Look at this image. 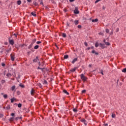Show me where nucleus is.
I'll list each match as a JSON object with an SVG mask.
<instances>
[{
  "label": "nucleus",
  "instance_id": "31",
  "mask_svg": "<svg viewBox=\"0 0 126 126\" xmlns=\"http://www.w3.org/2000/svg\"><path fill=\"white\" fill-rule=\"evenodd\" d=\"M99 46L100 48H103V47H104V46L103 45V44L102 43L99 44Z\"/></svg>",
  "mask_w": 126,
  "mask_h": 126
},
{
  "label": "nucleus",
  "instance_id": "13",
  "mask_svg": "<svg viewBox=\"0 0 126 126\" xmlns=\"http://www.w3.org/2000/svg\"><path fill=\"white\" fill-rule=\"evenodd\" d=\"M15 100H16V99L14 97L11 98V99H10L11 103H13V102H14V101H15Z\"/></svg>",
  "mask_w": 126,
  "mask_h": 126
},
{
  "label": "nucleus",
  "instance_id": "6",
  "mask_svg": "<svg viewBox=\"0 0 126 126\" xmlns=\"http://www.w3.org/2000/svg\"><path fill=\"white\" fill-rule=\"evenodd\" d=\"M6 76L8 78H10V77H11V76H12V75L11 74V73H7L6 74Z\"/></svg>",
  "mask_w": 126,
  "mask_h": 126
},
{
  "label": "nucleus",
  "instance_id": "52",
  "mask_svg": "<svg viewBox=\"0 0 126 126\" xmlns=\"http://www.w3.org/2000/svg\"><path fill=\"white\" fill-rule=\"evenodd\" d=\"M10 51H11V50H8L6 51L7 53H9V52H10Z\"/></svg>",
  "mask_w": 126,
  "mask_h": 126
},
{
  "label": "nucleus",
  "instance_id": "4",
  "mask_svg": "<svg viewBox=\"0 0 126 126\" xmlns=\"http://www.w3.org/2000/svg\"><path fill=\"white\" fill-rule=\"evenodd\" d=\"M9 42L11 45H13L14 44V41L13 40L10 39V38H9Z\"/></svg>",
  "mask_w": 126,
  "mask_h": 126
},
{
  "label": "nucleus",
  "instance_id": "30",
  "mask_svg": "<svg viewBox=\"0 0 126 126\" xmlns=\"http://www.w3.org/2000/svg\"><path fill=\"white\" fill-rule=\"evenodd\" d=\"M99 46V44H98V42L95 43V46L96 48L98 47Z\"/></svg>",
  "mask_w": 126,
  "mask_h": 126
},
{
  "label": "nucleus",
  "instance_id": "16",
  "mask_svg": "<svg viewBox=\"0 0 126 126\" xmlns=\"http://www.w3.org/2000/svg\"><path fill=\"white\" fill-rule=\"evenodd\" d=\"M32 44H34V43H36V38L33 39L32 40Z\"/></svg>",
  "mask_w": 126,
  "mask_h": 126
},
{
  "label": "nucleus",
  "instance_id": "50",
  "mask_svg": "<svg viewBox=\"0 0 126 126\" xmlns=\"http://www.w3.org/2000/svg\"><path fill=\"white\" fill-rule=\"evenodd\" d=\"M13 35H14V36H15L16 37H17V34H16V33H14V34H13Z\"/></svg>",
  "mask_w": 126,
  "mask_h": 126
},
{
  "label": "nucleus",
  "instance_id": "33",
  "mask_svg": "<svg viewBox=\"0 0 126 126\" xmlns=\"http://www.w3.org/2000/svg\"><path fill=\"white\" fill-rule=\"evenodd\" d=\"M3 97H4L5 99H6V98H7V94H4V95H3Z\"/></svg>",
  "mask_w": 126,
  "mask_h": 126
},
{
  "label": "nucleus",
  "instance_id": "5",
  "mask_svg": "<svg viewBox=\"0 0 126 126\" xmlns=\"http://www.w3.org/2000/svg\"><path fill=\"white\" fill-rule=\"evenodd\" d=\"M31 14H32V15L34 17H36V16H37V15L36 14V12H32L31 13Z\"/></svg>",
  "mask_w": 126,
  "mask_h": 126
},
{
  "label": "nucleus",
  "instance_id": "54",
  "mask_svg": "<svg viewBox=\"0 0 126 126\" xmlns=\"http://www.w3.org/2000/svg\"><path fill=\"white\" fill-rule=\"evenodd\" d=\"M101 73L102 74V75H104V73H103V70H101Z\"/></svg>",
  "mask_w": 126,
  "mask_h": 126
},
{
  "label": "nucleus",
  "instance_id": "46",
  "mask_svg": "<svg viewBox=\"0 0 126 126\" xmlns=\"http://www.w3.org/2000/svg\"><path fill=\"white\" fill-rule=\"evenodd\" d=\"M78 28H79V29H80V28H81V25H78Z\"/></svg>",
  "mask_w": 126,
  "mask_h": 126
},
{
  "label": "nucleus",
  "instance_id": "25",
  "mask_svg": "<svg viewBox=\"0 0 126 126\" xmlns=\"http://www.w3.org/2000/svg\"><path fill=\"white\" fill-rule=\"evenodd\" d=\"M1 84H4V83H5V80H1Z\"/></svg>",
  "mask_w": 126,
  "mask_h": 126
},
{
  "label": "nucleus",
  "instance_id": "18",
  "mask_svg": "<svg viewBox=\"0 0 126 126\" xmlns=\"http://www.w3.org/2000/svg\"><path fill=\"white\" fill-rule=\"evenodd\" d=\"M17 4L18 5H20L21 4V0H19L17 1Z\"/></svg>",
  "mask_w": 126,
  "mask_h": 126
},
{
  "label": "nucleus",
  "instance_id": "10",
  "mask_svg": "<svg viewBox=\"0 0 126 126\" xmlns=\"http://www.w3.org/2000/svg\"><path fill=\"white\" fill-rule=\"evenodd\" d=\"M63 92L65 94H66V95H69V93H68V92H67V91H66V90H63Z\"/></svg>",
  "mask_w": 126,
  "mask_h": 126
},
{
  "label": "nucleus",
  "instance_id": "15",
  "mask_svg": "<svg viewBox=\"0 0 126 126\" xmlns=\"http://www.w3.org/2000/svg\"><path fill=\"white\" fill-rule=\"evenodd\" d=\"M34 50H37L38 49H39V45H36L34 47Z\"/></svg>",
  "mask_w": 126,
  "mask_h": 126
},
{
  "label": "nucleus",
  "instance_id": "55",
  "mask_svg": "<svg viewBox=\"0 0 126 126\" xmlns=\"http://www.w3.org/2000/svg\"><path fill=\"white\" fill-rule=\"evenodd\" d=\"M38 69H42V70H43V68H40V67H38Z\"/></svg>",
  "mask_w": 126,
  "mask_h": 126
},
{
  "label": "nucleus",
  "instance_id": "43",
  "mask_svg": "<svg viewBox=\"0 0 126 126\" xmlns=\"http://www.w3.org/2000/svg\"><path fill=\"white\" fill-rule=\"evenodd\" d=\"M1 65H2V66H5V63H1Z\"/></svg>",
  "mask_w": 126,
  "mask_h": 126
},
{
  "label": "nucleus",
  "instance_id": "40",
  "mask_svg": "<svg viewBox=\"0 0 126 126\" xmlns=\"http://www.w3.org/2000/svg\"><path fill=\"white\" fill-rule=\"evenodd\" d=\"M38 86H39L40 88H42V84H38Z\"/></svg>",
  "mask_w": 126,
  "mask_h": 126
},
{
  "label": "nucleus",
  "instance_id": "45",
  "mask_svg": "<svg viewBox=\"0 0 126 126\" xmlns=\"http://www.w3.org/2000/svg\"><path fill=\"white\" fill-rule=\"evenodd\" d=\"M2 117H3V114H0V118H2Z\"/></svg>",
  "mask_w": 126,
  "mask_h": 126
},
{
  "label": "nucleus",
  "instance_id": "47",
  "mask_svg": "<svg viewBox=\"0 0 126 126\" xmlns=\"http://www.w3.org/2000/svg\"><path fill=\"white\" fill-rule=\"evenodd\" d=\"M20 86L21 87H22V88H23L24 87V85H20Z\"/></svg>",
  "mask_w": 126,
  "mask_h": 126
},
{
  "label": "nucleus",
  "instance_id": "9",
  "mask_svg": "<svg viewBox=\"0 0 126 126\" xmlns=\"http://www.w3.org/2000/svg\"><path fill=\"white\" fill-rule=\"evenodd\" d=\"M33 45H34V43H32V42L31 44L28 46V49H31V48L33 47Z\"/></svg>",
  "mask_w": 126,
  "mask_h": 126
},
{
  "label": "nucleus",
  "instance_id": "53",
  "mask_svg": "<svg viewBox=\"0 0 126 126\" xmlns=\"http://www.w3.org/2000/svg\"><path fill=\"white\" fill-rule=\"evenodd\" d=\"M70 2H72L74 1V0H69Z\"/></svg>",
  "mask_w": 126,
  "mask_h": 126
},
{
  "label": "nucleus",
  "instance_id": "41",
  "mask_svg": "<svg viewBox=\"0 0 126 126\" xmlns=\"http://www.w3.org/2000/svg\"><path fill=\"white\" fill-rule=\"evenodd\" d=\"M85 92H86V90H83V91H82V93H85Z\"/></svg>",
  "mask_w": 126,
  "mask_h": 126
},
{
  "label": "nucleus",
  "instance_id": "60",
  "mask_svg": "<svg viewBox=\"0 0 126 126\" xmlns=\"http://www.w3.org/2000/svg\"><path fill=\"white\" fill-rule=\"evenodd\" d=\"M103 42H104V43H106V40L104 39V40H103Z\"/></svg>",
  "mask_w": 126,
  "mask_h": 126
},
{
  "label": "nucleus",
  "instance_id": "14",
  "mask_svg": "<svg viewBox=\"0 0 126 126\" xmlns=\"http://www.w3.org/2000/svg\"><path fill=\"white\" fill-rule=\"evenodd\" d=\"M39 61V59H38V58L36 57V58L33 60V63H37Z\"/></svg>",
  "mask_w": 126,
  "mask_h": 126
},
{
  "label": "nucleus",
  "instance_id": "19",
  "mask_svg": "<svg viewBox=\"0 0 126 126\" xmlns=\"http://www.w3.org/2000/svg\"><path fill=\"white\" fill-rule=\"evenodd\" d=\"M92 53H93V54H95V55H98L99 54L97 53V52H95V50H93L92 51Z\"/></svg>",
  "mask_w": 126,
  "mask_h": 126
},
{
  "label": "nucleus",
  "instance_id": "34",
  "mask_svg": "<svg viewBox=\"0 0 126 126\" xmlns=\"http://www.w3.org/2000/svg\"><path fill=\"white\" fill-rule=\"evenodd\" d=\"M105 45H106V46H110V43L106 42H105Z\"/></svg>",
  "mask_w": 126,
  "mask_h": 126
},
{
  "label": "nucleus",
  "instance_id": "49",
  "mask_svg": "<svg viewBox=\"0 0 126 126\" xmlns=\"http://www.w3.org/2000/svg\"><path fill=\"white\" fill-rule=\"evenodd\" d=\"M15 114L14 113H12L11 114V116H12V117H13L14 116Z\"/></svg>",
  "mask_w": 126,
  "mask_h": 126
},
{
  "label": "nucleus",
  "instance_id": "32",
  "mask_svg": "<svg viewBox=\"0 0 126 126\" xmlns=\"http://www.w3.org/2000/svg\"><path fill=\"white\" fill-rule=\"evenodd\" d=\"M122 72H126V68H125L122 70Z\"/></svg>",
  "mask_w": 126,
  "mask_h": 126
},
{
  "label": "nucleus",
  "instance_id": "26",
  "mask_svg": "<svg viewBox=\"0 0 126 126\" xmlns=\"http://www.w3.org/2000/svg\"><path fill=\"white\" fill-rule=\"evenodd\" d=\"M62 36H63V38H65V37H66V34L63 33Z\"/></svg>",
  "mask_w": 126,
  "mask_h": 126
},
{
  "label": "nucleus",
  "instance_id": "17",
  "mask_svg": "<svg viewBox=\"0 0 126 126\" xmlns=\"http://www.w3.org/2000/svg\"><path fill=\"white\" fill-rule=\"evenodd\" d=\"M14 89H15V86H13L11 88V90H12V91H14Z\"/></svg>",
  "mask_w": 126,
  "mask_h": 126
},
{
  "label": "nucleus",
  "instance_id": "8",
  "mask_svg": "<svg viewBox=\"0 0 126 126\" xmlns=\"http://www.w3.org/2000/svg\"><path fill=\"white\" fill-rule=\"evenodd\" d=\"M35 92V91H34V89H32L31 91V95H34V93Z\"/></svg>",
  "mask_w": 126,
  "mask_h": 126
},
{
  "label": "nucleus",
  "instance_id": "44",
  "mask_svg": "<svg viewBox=\"0 0 126 126\" xmlns=\"http://www.w3.org/2000/svg\"><path fill=\"white\" fill-rule=\"evenodd\" d=\"M109 29H106V33H109Z\"/></svg>",
  "mask_w": 126,
  "mask_h": 126
},
{
  "label": "nucleus",
  "instance_id": "62",
  "mask_svg": "<svg viewBox=\"0 0 126 126\" xmlns=\"http://www.w3.org/2000/svg\"><path fill=\"white\" fill-rule=\"evenodd\" d=\"M3 74H4V75H5V70L4 71Z\"/></svg>",
  "mask_w": 126,
  "mask_h": 126
},
{
  "label": "nucleus",
  "instance_id": "2",
  "mask_svg": "<svg viewBox=\"0 0 126 126\" xmlns=\"http://www.w3.org/2000/svg\"><path fill=\"white\" fill-rule=\"evenodd\" d=\"M74 14H78L79 13V11H78V7H75V10H74Z\"/></svg>",
  "mask_w": 126,
  "mask_h": 126
},
{
  "label": "nucleus",
  "instance_id": "29",
  "mask_svg": "<svg viewBox=\"0 0 126 126\" xmlns=\"http://www.w3.org/2000/svg\"><path fill=\"white\" fill-rule=\"evenodd\" d=\"M22 106V104H21V103H19L18 104V108H21Z\"/></svg>",
  "mask_w": 126,
  "mask_h": 126
},
{
  "label": "nucleus",
  "instance_id": "56",
  "mask_svg": "<svg viewBox=\"0 0 126 126\" xmlns=\"http://www.w3.org/2000/svg\"><path fill=\"white\" fill-rule=\"evenodd\" d=\"M40 4H43V1L42 0L40 1Z\"/></svg>",
  "mask_w": 126,
  "mask_h": 126
},
{
  "label": "nucleus",
  "instance_id": "57",
  "mask_svg": "<svg viewBox=\"0 0 126 126\" xmlns=\"http://www.w3.org/2000/svg\"><path fill=\"white\" fill-rule=\"evenodd\" d=\"M99 35H103V33L102 32H99Z\"/></svg>",
  "mask_w": 126,
  "mask_h": 126
},
{
  "label": "nucleus",
  "instance_id": "59",
  "mask_svg": "<svg viewBox=\"0 0 126 126\" xmlns=\"http://www.w3.org/2000/svg\"><path fill=\"white\" fill-rule=\"evenodd\" d=\"M104 126H108V124H104Z\"/></svg>",
  "mask_w": 126,
  "mask_h": 126
},
{
  "label": "nucleus",
  "instance_id": "11",
  "mask_svg": "<svg viewBox=\"0 0 126 126\" xmlns=\"http://www.w3.org/2000/svg\"><path fill=\"white\" fill-rule=\"evenodd\" d=\"M77 58H75L72 61V63H75V62H77Z\"/></svg>",
  "mask_w": 126,
  "mask_h": 126
},
{
  "label": "nucleus",
  "instance_id": "61",
  "mask_svg": "<svg viewBox=\"0 0 126 126\" xmlns=\"http://www.w3.org/2000/svg\"><path fill=\"white\" fill-rule=\"evenodd\" d=\"M90 49H91L90 47H88V48H87V50H90Z\"/></svg>",
  "mask_w": 126,
  "mask_h": 126
},
{
  "label": "nucleus",
  "instance_id": "24",
  "mask_svg": "<svg viewBox=\"0 0 126 126\" xmlns=\"http://www.w3.org/2000/svg\"><path fill=\"white\" fill-rule=\"evenodd\" d=\"M64 59H68V55H64Z\"/></svg>",
  "mask_w": 126,
  "mask_h": 126
},
{
  "label": "nucleus",
  "instance_id": "63",
  "mask_svg": "<svg viewBox=\"0 0 126 126\" xmlns=\"http://www.w3.org/2000/svg\"><path fill=\"white\" fill-rule=\"evenodd\" d=\"M110 35H113V32H111L110 33Z\"/></svg>",
  "mask_w": 126,
  "mask_h": 126
},
{
  "label": "nucleus",
  "instance_id": "12",
  "mask_svg": "<svg viewBox=\"0 0 126 126\" xmlns=\"http://www.w3.org/2000/svg\"><path fill=\"white\" fill-rule=\"evenodd\" d=\"M43 84H44V85H46V84H48V82H47L46 80H44L43 81Z\"/></svg>",
  "mask_w": 126,
  "mask_h": 126
},
{
  "label": "nucleus",
  "instance_id": "37",
  "mask_svg": "<svg viewBox=\"0 0 126 126\" xmlns=\"http://www.w3.org/2000/svg\"><path fill=\"white\" fill-rule=\"evenodd\" d=\"M6 109H7V110H9V109H10V106L8 105V106L6 107Z\"/></svg>",
  "mask_w": 126,
  "mask_h": 126
},
{
  "label": "nucleus",
  "instance_id": "7",
  "mask_svg": "<svg viewBox=\"0 0 126 126\" xmlns=\"http://www.w3.org/2000/svg\"><path fill=\"white\" fill-rule=\"evenodd\" d=\"M76 69H77V67H75L73 69H71L70 70V71H71V72H74V71H75V70H76Z\"/></svg>",
  "mask_w": 126,
  "mask_h": 126
},
{
  "label": "nucleus",
  "instance_id": "58",
  "mask_svg": "<svg viewBox=\"0 0 126 126\" xmlns=\"http://www.w3.org/2000/svg\"><path fill=\"white\" fill-rule=\"evenodd\" d=\"M91 49H92L93 50V49H94V46H92V47H91Z\"/></svg>",
  "mask_w": 126,
  "mask_h": 126
},
{
  "label": "nucleus",
  "instance_id": "39",
  "mask_svg": "<svg viewBox=\"0 0 126 126\" xmlns=\"http://www.w3.org/2000/svg\"><path fill=\"white\" fill-rule=\"evenodd\" d=\"M83 123L84 124V125H85V126H87V122H86V120Z\"/></svg>",
  "mask_w": 126,
  "mask_h": 126
},
{
  "label": "nucleus",
  "instance_id": "23",
  "mask_svg": "<svg viewBox=\"0 0 126 126\" xmlns=\"http://www.w3.org/2000/svg\"><path fill=\"white\" fill-rule=\"evenodd\" d=\"M74 23L75 24V25H77L78 24V20H75Z\"/></svg>",
  "mask_w": 126,
  "mask_h": 126
},
{
  "label": "nucleus",
  "instance_id": "20",
  "mask_svg": "<svg viewBox=\"0 0 126 126\" xmlns=\"http://www.w3.org/2000/svg\"><path fill=\"white\" fill-rule=\"evenodd\" d=\"M14 120V117H12V118H10L9 119L10 122H13Z\"/></svg>",
  "mask_w": 126,
  "mask_h": 126
},
{
  "label": "nucleus",
  "instance_id": "22",
  "mask_svg": "<svg viewBox=\"0 0 126 126\" xmlns=\"http://www.w3.org/2000/svg\"><path fill=\"white\" fill-rule=\"evenodd\" d=\"M21 119H22V117H16L15 118V120H16V121H18V120H21Z\"/></svg>",
  "mask_w": 126,
  "mask_h": 126
},
{
  "label": "nucleus",
  "instance_id": "36",
  "mask_svg": "<svg viewBox=\"0 0 126 126\" xmlns=\"http://www.w3.org/2000/svg\"><path fill=\"white\" fill-rule=\"evenodd\" d=\"M86 120H85V119H82L81 120V122H82V123H84V122H85Z\"/></svg>",
  "mask_w": 126,
  "mask_h": 126
},
{
  "label": "nucleus",
  "instance_id": "27",
  "mask_svg": "<svg viewBox=\"0 0 126 126\" xmlns=\"http://www.w3.org/2000/svg\"><path fill=\"white\" fill-rule=\"evenodd\" d=\"M33 3L35 6H37V5H38V3H37V2H33Z\"/></svg>",
  "mask_w": 126,
  "mask_h": 126
},
{
  "label": "nucleus",
  "instance_id": "1",
  "mask_svg": "<svg viewBox=\"0 0 126 126\" xmlns=\"http://www.w3.org/2000/svg\"><path fill=\"white\" fill-rule=\"evenodd\" d=\"M81 79L83 81V82H85L86 80H87V77H86L83 74H81L80 75Z\"/></svg>",
  "mask_w": 126,
  "mask_h": 126
},
{
  "label": "nucleus",
  "instance_id": "51",
  "mask_svg": "<svg viewBox=\"0 0 126 126\" xmlns=\"http://www.w3.org/2000/svg\"><path fill=\"white\" fill-rule=\"evenodd\" d=\"M31 1H32V0H27L28 2H31Z\"/></svg>",
  "mask_w": 126,
  "mask_h": 126
},
{
  "label": "nucleus",
  "instance_id": "21",
  "mask_svg": "<svg viewBox=\"0 0 126 126\" xmlns=\"http://www.w3.org/2000/svg\"><path fill=\"white\" fill-rule=\"evenodd\" d=\"M92 22H97L98 21V19H95L94 20H92Z\"/></svg>",
  "mask_w": 126,
  "mask_h": 126
},
{
  "label": "nucleus",
  "instance_id": "3",
  "mask_svg": "<svg viewBox=\"0 0 126 126\" xmlns=\"http://www.w3.org/2000/svg\"><path fill=\"white\" fill-rule=\"evenodd\" d=\"M10 58H11V60L12 62H14V60L15 59L14 55L11 54L10 55Z\"/></svg>",
  "mask_w": 126,
  "mask_h": 126
},
{
  "label": "nucleus",
  "instance_id": "38",
  "mask_svg": "<svg viewBox=\"0 0 126 126\" xmlns=\"http://www.w3.org/2000/svg\"><path fill=\"white\" fill-rule=\"evenodd\" d=\"M42 42L41 41H37L36 44H41Z\"/></svg>",
  "mask_w": 126,
  "mask_h": 126
},
{
  "label": "nucleus",
  "instance_id": "48",
  "mask_svg": "<svg viewBox=\"0 0 126 126\" xmlns=\"http://www.w3.org/2000/svg\"><path fill=\"white\" fill-rule=\"evenodd\" d=\"M84 44H85V46H86V47L88 46V44L86 42H85Z\"/></svg>",
  "mask_w": 126,
  "mask_h": 126
},
{
  "label": "nucleus",
  "instance_id": "28",
  "mask_svg": "<svg viewBox=\"0 0 126 126\" xmlns=\"http://www.w3.org/2000/svg\"><path fill=\"white\" fill-rule=\"evenodd\" d=\"M73 111L74 113H77V110L76 109H75V108L73 109Z\"/></svg>",
  "mask_w": 126,
  "mask_h": 126
},
{
  "label": "nucleus",
  "instance_id": "64",
  "mask_svg": "<svg viewBox=\"0 0 126 126\" xmlns=\"http://www.w3.org/2000/svg\"><path fill=\"white\" fill-rule=\"evenodd\" d=\"M118 31H119V29H117L116 32H118Z\"/></svg>",
  "mask_w": 126,
  "mask_h": 126
},
{
  "label": "nucleus",
  "instance_id": "35",
  "mask_svg": "<svg viewBox=\"0 0 126 126\" xmlns=\"http://www.w3.org/2000/svg\"><path fill=\"white\" fill-rule=\"evenodd\" d=\"M112 118H116V114H114L112 115Z\"/></svg>",
  "mask_w": 126,
  "mask_h": 126
},
{
  "label": "nucleus",
  "instance_id": "42",
  "mask_svg": "<svg viewBox=\"0 0 126 126\" xmlns=\"http://www.w3.org/2000/svg\"><path fill=\"white\" fill-rule=\"evenodd\" d=\"M100 0H96L95 1V3H97L99 2V1H100Z\"/></svg>",
  "mask_w": 126,
  "mask_h": 126
}]
</instances>
